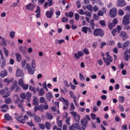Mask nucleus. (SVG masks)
Returning <instances> with one entry per match:
<instances>
[{
	"label": "nucleus",
	"mask_w": 130,
	"mask_h": 130,
	"mask_svg": "<svg viewBox=\"0 0 130 130\" xmlns=\"http://www.w3.org/2000/svg\"><path fill=\"white\" fill-rule=\"evenodd\" d=\"M106 58L105 57H103V60L104 61V62L106 63V66L109 67L110 66L111 63L113 62V58L110 55L109 52H107L106 53Z\"/></svg>",
	"instance_id": "nucleus-1"
},
{
	"label": "nucleus",
	"mask_w": 130,
	"mask_h": 130,
	"mask_svg": "<svg viewBox=\"0 0 130 130\" xmlns=\"http://www.w3.org/2000/svg\"><path fill=\"white\" fill-rule=\"evenodd\" d=\"M104 31L102 29L96 28L94 30L93 32V35L94 37H104Z\"/></svg>",
	"instance_id": "nucleus-2"
},
{
	"label": "nucleus",
	"mask_w": 130,
	"mask_h": 130,
	"mask_svg": "<svg viewBox=\"0 0 130 130\" xmlns=\"http://www.w3.org/2000/svg\"><path fill=\"white\" fill-rule=\"evenodd\" d=\"M7 90H4L3 89L0 90V94L3 95V97L4 98H7L10 96V91H8V88H7Z\"/></svg>",
	"instance_id": "nucleus-3"
},
{
	"label": "nucleus",
	"mask_w": 130,
	"mask_h": 130,
	"mask_svg": "<svg viewBox=\"0 0 130 130\" xmlns=\"http://www.w3.org/2000/svg\"><path fill=\"white\" fill-rule=\"evenodd\" d=\"M130 15H125L123 18L122 23L123 25H127L130 23L129 22Z\"/></svg>",
	"instance_id": "nucleus-4"
},
{
	"label": "nucleus",
	"mask_w": 130,
	"mask_h": 130,
	"mask_svg": "<svg viewBox=\"0 0 130 130\" xmlns=\"http://www.w3.org/2000/svg\"><path fill=\"white\" fill-rule=\"evenodd\" d=\"M117 16V9L116 8H112L109 11V17L111 18H115Z\"/></svg>",
	"instance_id": "nucleus-5"
},
{
	"label": "nucleus",
	"mask_w": 130,
	"mask_h": 130,
	"mask_svg": "<svg viewBox=\"0 0 130 130\" xmlns=\"http://www.w3.org/2000/svg\"><path fill=\"white\" fill-rule=\"evenodd\" d=\"M82 130L79 123H75L69 126V130Z\"/></svg>",
	"instance_id": "nucleus-6"
},
{
	"label": "nucleus",
	"mask_w": 130,
	"mask_h": 130,
	"mask_svg": "<svg viewBox=\"0 0 130 130\" xmlns=\"http://www.w3.org/2000/svg\"><path fill=\"white\" fill-rule=\"evenodd\" d=\"M54 9L53 8H50V10L47 11L46 12V17L48 18V19H51L53 17V15L54 14Z\"/></svg>",
	"instance_id": "nucleus-7"
},
{
	"label": "nucleus",
	"mask_w": 130,
	"mask_h": 130,
	"mask_svg": "<svg viewBox=\"0 0 130 130\" xmlns=\"http://www.w3.org/2000/svg\"><path fill=\"white\" fill-rule=\"evenodd\" d=\"M70 113L74 117V120H75V121H76L77 122H79V121L80 120V115L77 114V112H75V111H71V112H70Z\"/></svg>",
	"instance_id": "nucleus-8"
},
{
	"label": "nucleus",
	"mask_w": 130,
	"mask_h": 130,
	"mask_svg": "<svg viewBox=\"0 0 130 130\" xmlns=\"http://www.w3.org/2000/svg\"><path fill=\"white\" fill-rule=\"evenodd\" d=\"M69 95H70V98L73 99V102H74V104H75L76 106H78V104L77 103L76 96L75 95L74 92L72 90H69Z\"/></svg>",
	"instance_id": "nucleus-9"
},
{
	"label": "nucleus",
	"mask_w": 130,
	"mask_h": 130,
	"mask_svg": "<svg viewBox=\"0 0 130 130\" xmlns=\"http://www.w3.org/2000/svg\"><path fill=\"white\" fill-rule=\"evenodd\" d=\"M84 56V53L82 50L79 51L77 53H74V57H75V59H79L81 57Z\"/></svg>",
	"instance_id": "nucleus-10"
},
{
	"label": "nucleus",
	"mask_w": 130,
	"mask_h": 130,
	"mask_svg": "<svg viewBox=\"0 0 130 130\" xmlns=\"http://www.w3.org/2000/svg\"><path fill=\"white\" fill-rule=\"evenodd\" d=\"M15 119L19 121L20 123L24 124L25 122L23 120H21V119L23 117V115H21L20 116L18 115V113H15Z\"/></svg>",
	"instance_id": "nucleus-11"
},
{
	"label": "nucleus",
	"mask_w": 130,
	"mask_h": 130,
	"mask_svg": "<svg viewBox=\"0 0 130 130\" xmlns=\"http://www.w3.org/2000/svg\"><path fill=\"white\" fill-rule=\"evenodd\" d=\"M119 36L122 39L123 41H126L128 38L126 32L124 31H121Z\"/></svg>",
	"instance_id": "nucleus-12"
},
{
	"label": "nucleus",
	"mask_w": 130,
	"mask_h": 130,
	"mask_svg": "<svg viewBox=\"0 0 130 130\" xmlns=\"http://www.w3.org/2000/svg\"><path fill=\"white\" fill-rule=\"evenodd\" d=\"M26 69L28 71V73H29V74L34 75L35 71V69H32L31 66L28 63H27L26 64Z\"/></svg>",
	"instance_id": "nucleus-13"
},
{
	"label": "nucleus",
	"mask_w": 130,
	"mask_h": 130,
	"mask_svg": "<svg viewBox=\"0 0 130 130\" xmlns=\"http://www.w3.org/2000/svg\"><path fill=\"white\" fill-rule=\"evenodd\" d=\"M16 76L17 77H23L24 76L23 70L17 69L16 71Z\"/></svg>",
	"instance_id": "nucleus-14"
},
{
	"label": "nucleus",
	"mask_w": 130,
	"mask_h": 130,
	"mask_svg": "<svg viewBox=\"0 0 130 130\" xmlns=\"http://www.w3.org/2000/svg\"><path fill=\"white\" fill-rule=\"evenodd\" d=\"M35 7H36V5L35 4L29 3V4L26 6V9L28 11H34Z\"/></svg>",
	"instance_id": "nucleus-15"
},
{
	"label": "nucleus",
	"mask_w": 130,
	"mask_h": 130,
	"mask_svg": "<svg viewBox=\"0 0 130 130\" xmlns=\"http://www.w3.org/2000/svg\"><path fill=\"white\" fill-rule=\"evenodd\" d=\"M117 5L119 7H125L127 4L124 0H117Z\"/></svg>",
	"instance_id": "nucleus-16"
},
{
	"label": "nucleus",
	"mask_w": 130,
	"mask_h": 130,
	"mask_svg": "<svg viewBox=\"0 0 130 130\" xmlns=\"http://www.w3.org/2000/svg\"><path fill=\"white\" fill-rule=\"evenodd\" d=\"M62 100H63V101H64V103H65V105H66V106H67V107H66V106H64L63 107V110H69V106L70 104H69L68 100L65 99L63 98H62Z\"/></svg>",
	"instance_id": "nucleus-17"
},
{
	"label": "nucleus",
	"mask_w": 130,
	"mask_h": 130,
	"mask_svg": "<svg viewBox=\"0 0 130 130\" xmlns=\"http://www.w3.org/2000/svg\"><path fill=\"white\" fill-rule=\"evenodd\" d=\"M123 59L125 61H127L128 59H130V56L128 54V50L126 49V50L123 53Z\"/></svg>",
	"instance_id": "nucleus-18"
},
{
	"label": "nucleus",
	"mask_w": 130,
	"mask_h": 130,
	"mask_svg": "<svg viewBox=\"0 0 130 130\" xmlns=\"http://www.w3.org/2000/svg\"><path fill=\"white\" fill-rule=\"evenodd\" d=\"M49 2H45V4H44V8L45 9H47L48 7H51L53 5V0H48Z\"/></svg>",
	"instance_id": "nucleus-19"
},
{
	"label": "nucleus",
	"mask_w": 130,
	"mask_h": 130,
	"mask_svg": "<svg viewBox=\"0 0 130 130\" xmlns=\"http://www.w3.org/2000/svg\"><path fill=\"white\" fill-rule=\"evenodd\" d=\"M129 46H130V41L129 40H127L122 45V50H125L126 48L128 47Z\"/></svg>",
	"instance_id": "nucleus-20"
},
{
	"label": "nucleus",
	"mask_w": 130,
	"mask_h": 130,
	"mask_svg": "<svg viewBox=\"0 0 130 130\" xmlns=\"http://www.w3.org/2000/svg\"><path fill=\"white\" fill-rule=\"evenodd\" d=\"M8 75V72L6 70L2 71L0 73V76L2 78H4Z\"/></svg>",
	"instance_id": "nucleus-21"
},
{
	"label": "nucleus",
	"mask_w": 130,
	"mask_h": 130,
	"mask_svg": "<svg viewBox=\"0 0 130 130\" xmlns=\"http://www.w3.org/2000/svg\"><path fill=\"white\" fill-rule=\"evenodd\" d=\"M26 50H27L26 47L20 46L19 47V51L24 55H25L26 54Z\"/></svg>",
	"instance_id": "nucleus-22"
},
{
	"label": "nucleus",
	"mask_w": 130,
	"mask_h": 130,
	"mask_svg": "<svg viewBox=\"0 0 130 130\" xmlns=\"http://www.w3.org/2000/svg\"><path fill=\"white\" fill-rule=\"evenodd\" d=\"M53 96L52 93L50 92H48V93L46 94V99H47V100H49L50 102L51 101V99L53 98Z\"/></svg>",
	"instance_id": "nucleus-23"
},
{
	"label": "nucleus",
	"mask_w": 130,
	"mask_h": 130,
	"mask_svg": "<svg viewBox=\"0 0 130 130\" xmlns=\"http://www.w3.org/2000/svg\"><path fill=\"white\" fill-rule=\"evenodd\" d=\"M23 102H24L23 100H21L20 101V104L18 105V108L21 109L22 112H24V109L23 107Z\"/></svg>",
	"instance_id": "nucleus-24"
},
{
	"label": "nucleus",
	"mask_w": 130,
	"mask_h": 130,
	"mask_svg": "<svg viewBox=\"0 0 130 130\" xmlns=\"http://www.w3.org/2000/svg\"><path fill=\"white\" fill-rule=\"evenodd\" d=\"M16 56L17 61L18 62H20L22 60V56L21 55L20 53L19 52H17L16 53Z\"/></svg>",
	"instance_id": "nucleus-25"
},
{
	"label": "nucleus",
	"mask_w": 130,
	"mask_h": 130,
	"mask_svg": "<svg viewBox=\"0 0 130 130\" xmlns=\"http://www.w3.org/2000/svg\"><path fill=\"white\" fill-rule=\"evenodd\" d=\"M5 119L7 121H12V117L9 115V113H7L4 115Z\"/></svg>",
	"instance_id": "nucleus-26"
},
{
	"label": "nucleus",
	"mask_w": 130,
	"mask_h": 130,
	"mask_svg": "<svg viewBox=\"0 0 130 130\" xmlns=\"http://www.w3.org/2000/svg\"><path fill=\"white\" fill-rule=\"evenodd\" d=\"M81 123L84 127H87L88 121L86 119H82L81 120Z\"/></svg>",
	"instance_id": "nucleus-27"
},
{
	"label": "nucleus",
	"mask_w": 130,
	"mask_h": 130,
	"mask_svg": "<svg viewBox=\"0 0 130 130\" xmlns=\"http://www.w3.org/2000/svg\"><path fill=\"white\" fill-rule=\"evenodd\" d=\"M64 43V40L63 39H61V40H57L56 39V40H55V44L56 45H61V44Z\"/></svg>",
	"instance_id": "nucleus-28"
},
{
	"label": "nucleus",
	"mask_w": 130,
	"mask_h": 130,
	"mask_svg": "<svg viewBox=\"0 0 130 130\" xmlns=\"http://www.w3.org/2000/svg\"><path fill=\"white\" fill-rule=\"evenodd\" d=\"M57 125L60 128L62 127V120H60L58 118H57Z\"/></svg>",
	"instance_id": "nucleus-29"
},
{
	"label": "nucleus",
	"mask_w": 130,
	"mask_h": 130,
	"mask_svg": "<svg viewBox=\"0 0 130 130\" xmlns=\"http://www.w3.org/2000/svg\"><path fill=\"white\" fill-rule=\"evenodd\" d=\"M45 94V92L43 88L40 89V91H39V96H42L44 95Z\"/></svg>",
	"instance_id": "nucleus-30"
},
{
	"label": "nucleus",
	"mask_w": 130,
	"mask_h": 130,
	"mask_svg": "<svg viewBox=\"0 0 130 130\" xmlns=\"http://www.w3.org/2000/svg\"><path fill=\"white\" fill-rule=\"evenodd\" d=\"M99 24L101 25L102 27H106V21L104 20H100L99 22Z\"/></svg>",
	"instance_id": "nucleus-31"
},
{
	"label": "nucleus",
	"mask_w": 130,
	"mask_h": 130,
	"mask_svg": "<svg viewBox=\"0 0 130 130\" xmlns=\"http://www.w3.org/2000/svg\"><path fill=\"white\" fill-rule=\"evenodd\" d=\"M94 22V19L90 20L89 22V25L90 26V27L92 28V29L94 28V26L95 25V24Z\"/></svg>",
	"instance_id": "nucleus-32"
},
{
	"label": "nucleus",
	"mask_w": 130,
	"mask_h": 130,
	"mask_svg": "<svg viewBox=\"0 0 130 130\" xmlns=\"http://www.w3.org/2000/svg\"><path fill=\"white\" fill-rule=\"evenodd\" d=\"M33 105L34 106H38L39 104V100L37 97H35L33 100Z\"/></svg>",
	"instance_id": "nucleus-33"
},
{
	"label": "nucleus",
	"mask_w": 130,
	"mask_h": 130,
	"mask_svg": "<svg viewBox=\"0 0 130 130\" xmlns=\"http://www.w3.org/2000/svg\"><path fill=\"white\" fill-rule=\"evenodd\" d=\"M0 45L7 47V42L5 38H3L2 40V42H0Z\"/></svg>",
	"instance_id": "nucleus-34"
},
{
	"label": "nucleus",
	"mask_w": 130,
	"mask_h": 130,
	"mask_svg": "<svg viewBox=\"0 0 130 130\" xmlns=\"http://www.w3.org/2000/svg\"><path fill=\"white\" fill-rule=\"evenodd\" d=\"M88 27L87 26H83L81 28V31L84 32L85 34H87L88 32Z\"/></svg>",
	"instance_id": "nucleus-35"
},
{
	"label": "nucleus",
	"mask_w": 130,
	"mask_h": 130,
	"mask_svg": "<svg viewBox=\"0 0 130 130\" xmlns=\"http://www.w3.org/2000/svg\"><path fill=\"white\" fill-rule=\"evenodd\" d=\"M34 119L36 121V122L37 123H40L41 122V119L40 117L37 116L36 115V116H34Z\"/></svg>",
	"instance_id": "nucleus-36"
},
{
	"label": "nucleus",
	"mask_w": 130,
	"mask_h": 130,
	"mask_svg": "<svg viewBox=\"0 0 130 130\" xmlns=\"http://www.w3.org/2000/svg\"><path fill=\"white\" fill-rule=\"evenodd\" d=\"M45 126H46L47 129L49 130L51 128V123L49 122H46V123H45Z\"/></svg>",
	"instance_id": "nucleus-37"
},
{
	"label": "nucleus",
	"mask_w": 130,
	"mask_h": 130,
	"mask_svg": "<svg viewBox=\"0 0 130 130\" xmlns=\"http://www.w3.org/2000/svg\"><path fill=\"white\" fill-rule=\"evenodd\" d=\"M35 111L36 112L37 111H40L42 109V107L41 105L38 106H35L34 108Z\"/></svg>",
	"instance_id": "nucleus-38"
},
{
	"label": "nucleus",
	"mask_w": 130,
	"mask_h": 130,
	"mask_svg": "<svg viewBox=\"0 0 130 130\" xmlns=\"http://www.w3.org/2000/svg\"><path fill=\"white\" fill-rule=\"evenodd\" d=\"M21 87H22V88H23V89L24 90H26L28 89L29 86H28V84H24L22 85V86Z\"/></svg>",
	"instance_id": "nucleus-39"
},
{
	"label": "nucleus",
	"mask_w": 130,
	"mask_h": 130,
	"mask_svg": "<svg viewBox=\"0 0 130 130\" xmlns=\"http://www.w3.org/2000/svg\"><path fill=\"white\" fill-rule=\"evenodd\" d=\"M17 83L16 82H15V83L13 84L12 87L10 88L11 91H14L15 89L17 87Z\"/></svg>",
	"instance_id": "nucleus-40"
},
{
	"label": "nucleus",
	"mask_w": 130,
	"mask_h": 130,
	"mask_svg": "<svg viewBox=\"0 0 130 130\" xmlns=\"http://www.w3.org/2000/svg\"><path fill=\"white\" fill-rule=\"evenodd\" d=\"M18 84L21 87L22 85H24V80L23 78L19 79L18 81Z\"/></svg>",
	"instance_id": "nucleus-41"
},
{
	"label": "nucleus",
	"mask_w": 130,
	"mask_h": 130,
	"mask_svg": "<svg viewBox=\"0 0 130 130\" xmlns=\"http://www.w3.org/2000/svg\"><path fill=\"white\" fill-rule=\"evenodd\" d=\"M83 53L85 54V55H89V50L86 48H85L84 49H83Z\"/></svg>",
	"instance_id": "nucleus-42"
},
{
	"label": "nucleus",
	"mask_w": 130,
	"mask_h": 130,
	"mask_svg": "<svg viewBox=\"0 0 130 130\" xmlns=\"http://www.w3.org/2000/svg\"><path fill=\"white\" fill-rule=\"evenodd\" d=\"M47 118H48V120H52L53 118V117L51 113H49L47 114Z\"/></svg>",
	"instance_id": "nucleus-43"
},
{
	"label": "nucleus",
	"mask_w": 130,
	"mask_h": 130,
	"mask_svg": "<svg viewBox=\"0 0 130 130\" xmlns=\"http://www.w3.org/2000/svg\"><path fill=\"white\" fill-rule=\"evenodd\" d=\"M104 13H103V11L102 10H99L97 13V15L98 17H101L102 16H104Z\"/></svg>",
	"instance_id": "nucleus-44"
},
{
	"label": "nucleus",
	"mask_w": 130,
	"mask_h": 130,
	"mask_svg": "<svg viewBox=\"0 0 130 130\" xmlns=\"http://www.w3.org/2000/svg\"><path fill=\"white\" fill-rule=\"evenodd\" d=\"M75 109V106L73 103H71L70 104V109H69V111H74Z\"/></svg>",
	"instance_id": "nucleus-45"
},
{
	"label": "nucleus",
	"mask_w": 130,
	"mask_h": 130,
	"mask_svg": "<svg viewBox=\"0 0 130 130\" xmlns=\"http://www.w3.org/2000/svg\"><path fill=\"white\" fill-rule=\"evenodd\" d=\"M5 103L7 104H10L11 103V100L10 98H6L5 100Z\"/></svg>",
	"instance_id": "nucleus-46"
},
{
	"label": "nucleus",
	"mask_w": 130,
	"mask_h": 130,
	"mask_svg": "<svg viewBox=\"0 0 130 130\" xmlns=\"http://www.w3.org/2000/svg\"><path fill=\"white\" fill-rule=\"evenodd\" d=\"M70 120H71V117H68L67 118H66V124H67L68 126H70L71 125L70 123Z\"/></svg>",
	"instance_id": "nucleus-47"
},
{
	"label": "nucleus",
	"mask_w": 130,
	"mask_h": 130,
	"mask_svg": "<svg viewBox=\"0 0 130 130\" xmlns=\"http://www.w3.org/2000/svg\"><path fill=\"white\" fill-rule=\"evenodd\" d=\"M118 21L117 19V18H114L113 20H112V22L111 23L113 26H115L118 23Z\"/></svg>",
	"instance_id": "nucleus-48"
},
{
	"label": "nucleus",
	"mask_w": 130,
	"mask_h": 130,
	"mask_svg": "<svg viewBox=\"0 0 130 130\" xmlns=\"http://www.w3.org/2000/svg\"><path fill=\"white\" fill-rule=\"evenodd\" d=\"M39 126H40V128L42 130H44L45 129V124L43 123H39Z\"/></svg>",
	"instance_id": "nucleus-49"
},
{
	"label": "nucleus",
	"mask_w": 130,
	"mask_h": 130,
	"mask_svg": "<svg viewBox=\"0 0 130 130\" xmlns=\"http://www.w3.org/2000/svg\"><path fill=\"white\" fill-rule=\"evenodd\" d=\"M116 30L117 31V33L119 34L120 33L121 30H122V27L120 25H118L116 27Z\"/></svg>",
	"instance_id": "nucleus-50"
},
{
	"label": "nucleus",
	"mask_w": 130,
	"mask_h": 130,
	"mask_svg": "<svg viewBox=\"0 0 130 130\" xmlns=\"http://www.w3.org/2000/svg\"><path fill=\"white\" fill-rule=\"evenodd\" d=\"M6 65V60H3L1 63V68H2V69H4Z\"/></svg>",
	"instance_id": "nucleus-51"
},
{
	"label": "nucleus",
	"mask_w": 130,
	"mask_h": 130,
	"mask_svg": "<svg viewBox=\"0 0 130 130\" xmlns=\"http://www.w3.org/2000/svg\"><path fill=\"white\" fill-rule=\"evenodd\" d=\"M31 66L34 69H35L36 68V60L35 59H33L31 62Z\"/></svg>",
	"instance_id": "nucleus-52"
},
{
	"label": "nucleus",
	"mask_w": 130,
	"mask_h": 130,
	"mask_svg": "<svg viewBox=\"0 0 130 130\" xmlns=\"http://www.w3.org/2000/svg\"><path fill=\"white\" fill-rule=\"evenodd\" d=\"M26 64V59H24L21 61V66L22 68H24Z\"/></svg>",
	"instance_id": "nucleus-53"
},
{
	"label": "nucleus",
	"mask_w": 130,
	"mask_h": 130,
	"mask_svg": "<svg viewBox=\"0 0 130 130\" xmlns=\"http://www.w3.org/2000/svg\"><path fill=\"white\" fill-rule=\"evenodd\" d=\"M45 102V99L44 96L40 97V103L43 104Z\"/></svg>",
	"instance_id": "nucleus-54"
},
{
	"label": "nucleus",
	"mask_w": 130,
	"mask_h": 130,
	"mask_svg": "<svg viewBox=\"0 0 130 130\" xmlns=\"http://www.w3.org/2000/svg\"><path fill=\"white\" fill-rule=\"evenodd\" d=\"M15 35V32L12 31L10 32V37L12 39H14Z\"/></svg>",
	"instance_id": "nucleus-55"
},
{
	"label": "nucleus",
	"mask_w": 130,
	"mask_h": 130,
	"mask_svg": "<svg viewBox=\"0 0 130 130\" xmlns=\"http://www.w3.org/2000/svg\"><path fill=\"white\" fill-rule=\"evenodd\" d=\"M4 82L5 83H7L8 84H9L12 82V80L11 79L9 80L8 78H6L4 79Z\"/></svg>",
	"instance_id": "nucleus-56"
},
{
	"label": "nucleus",
	"mask_w": 130,
	"mask_h": 130,
	"mask_svg": "<svg viewBox=\"0 0 130 130\" xmlns=\"http://www.w3.org/2000/svg\"><path fill=\"white\" fill-rule=\"evenodd\" d=\"M118 14L119 16H123L124 13V11L122 10L119 9Z\"/></svg>",
	"instance_id": "nucleus-57"
},
{
	"label": "nucleus",
	"mask_w": 130,
	"mask_h": 130,
	"mask_svg": "<svg viewBox=\"0 0 130 130\" xmlns=\"http://www.w3.org/2000/svg\"><path fill=\"white\" fill-rule=\"evenodd\" d=\"M79 78H80V81H84L85 80V78H84L83 75L81 73H79Z\"/></svg>",
	"instance_id": "nucleus-58"
},
{
	"label": "nucleus",
	"mask_w": 130,
	"mask_h": 130,
	"mask_svg": "<svg viewBox=\"0 0 130 130\" xmlns=\"http://www.w3.org/2000/svg\"><path fill=\"white\" fill-rule=\"evenodd\" d=\"M117 32V29L116 28H114L112 30V31H111V34L113 37H115L116 36V33Z\"/></svg>",
	"instance_id": "nucleus-59"
},
{
	"label": "nucleus",
	"mask_w": 130,
	"mask_h": 130,
	"mask_svg": "<svg viewBox=\"0 0 130 130\" xmlns=\"http://www.w3.org/2000/svg\"><path fill=\"white\" fill-rule=\"evenodd\" d=\"M27 114L28 115H29L30 117H35L36 116V114L35 113H32L30 111H28L27 112Z\"/></svg>",
	"instance_id": "nucleus-60"
},
{
	"label": "nucleus",
	"mask_w": 130,
	"mask_h": 130,
	"mask_svg": "<svg viewBox=\"0 0 130 130\" xmlns=\"http://www.w3.org/2000/svg\"><path fill=\"white\" fill-rule=\"evenodd\" d=\"M29 90L31 91H33L34 93V94L36 93V91L35 90V88L32 87L31 85L29 86Z\"/></svg>",
	"instance_id": "nucleus-61"
},
{
	"label": "nucleus",
	"mask_w": 130,
	"mask_h": 130,
	"mask_svg": "<svg viewBox=\"0 0 130 130\" xmlns=\"http://www.w3.org/2000/svg\"><path fill=\"white\" fill-rule=\"evenodd\" d=\"M123 30H130V26L128 25H124Z\"/></svg>",
	"instance_id": "nucleus-62"
},
{
	"label": "nucleus",
	"mask_w": 130,
	"mask_h": 130,
	"mask_svg": "<svg viewBox=\"0 0 130 130\" xmlns=\"http://www.w3.org/2000/svg\"><path fill=\"white\" fill-rule=\"evenodd\" d=\"M68 21H69V19L67 17H64L62 18V23L68 22Z\"/></svg>",
	"instance_id": "nucleus-63"
},
{
	"label": "nucleus",
	"mask_w": 130,
	"mask_h": 130,
	"mask_svg": "<svg viewBox=\"0 0 130 130\" xmlns=\"http://www.w3.org/2000/svg\"><path fill=\"white\" fill-rule=\"evenodd\" d=\"M74 16L75 17V20H76V21H79L80 19V15L78 13H75Z\"/></svg>",
	"instance_id": "nucleus-64"
}]
</instances>
